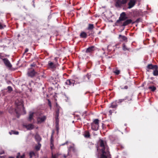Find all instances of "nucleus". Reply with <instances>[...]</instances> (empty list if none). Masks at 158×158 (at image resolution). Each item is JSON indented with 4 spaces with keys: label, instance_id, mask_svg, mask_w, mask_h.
Returning a JSON list of instances; mask_svg holds the SVG:
<instances>
[{
    "label": "nucleus",
    "instance_id": "f257e3e1",
    "mask_svg": "<svg viewBox=\"0 0 158 158\" xmlns=\"http://www.w3.org/2000/svg\"><path fill=\"white\" fill-rule=\"evenodd\" d=\"M100 146L102 148L100 158H107L110 155V152L107 146L105 145L104 141L102 139L100 140Z\"/></svg>",
    "mask_w": 158,
    "mask_h": 158
},
{
    "label": "nucleus",
    "instance_id": "f03ea898",
    "mask_svg": "<svg viewBox=\"0 0 158 158\" xmlns=\"http://www.w3.org/2000/svg\"><path fill=\"white\" fill-rule=\"evenodd\" d=\"M15 103L17 106V107L15 110V111L16 114L18 115L19 112L21 111L22 109H23V111L24 112L25 114L26 111L22 102H19V103L17 104V101H16L15 102Z\"/></svg>",
    "mask_w": 158,
    "mask_h": 158
},
{
    "label": "nucleus",
    "instance_id": "7ed1b4c3",
    "mask_svg": "<svg viewBox=\"0 0 158 158\" xmlns=\"http://www.w3.org/2000/svg\"><path fill=\"white\" fill-rule=\"evenodd\" d=\"M127 3V0H117L115 2V6L116 7H120L122 5H124Z\"/></svg>",
    "mask_w": 158,
    "mask_h": 158
},
{
    "label": "nucleus",
    "instance_id": "20e7f679",
    "mask_svg": "<svg viewBox=\"0 0 158 158\" xmlns=\"http://www.w3.org/2000/svg\"><path fill=\"white\" fill-rule=\"evenodd\" d=\"M94 28V26L93 24H89L88 25V27L87 28V29L89 31L87 32V34H88L89 36L93 35L94 33H93V30Z\"/></svg>",
    "mask_w": 158,
    "mask_h": 158
},
{
    "label": "nucleus",
    "instance_id": "39448f33",
    "mask_svg": "<svg viewBox=\"0 0 158 158\" xmlns=\"http://www.w3.org/2000/svg\"><path fill=\"white\" fill-rule=\"evenodd\" d=\"M157 66L156 65H153L152 64H148L146 67V70L147 72H149L151 70L154 71L156 69V68Z\"/></svg>",
    "mask_w": 158,
    "mask_h": 158
},
{
    "label": "nucleus",
    "instance_id": "423d86ee",
    "mask_svg": "<svg viewBox=\"0 0 158 158\" xmlns=\"http://www.w3.org/2000/svg\"><path fill=\"white\" fill-rule=\"evenodd\" d=\"M2 60H3L5 64L6 67L9 68H11L12 67V65L7 58H5L2 59Z\"/></svg>",
    "mask_w": 158,
    "mask_h": 158
},
{
    "label": "nucleus",
    "instance_id": "0eeeda50",
    "mask_svg": "<svg viewBox=\"0 0 158 158\" xmlns=\"http://www.w3.org/2000/svg\"><path fill=\"white\" fill-rule=\"evenodd\" d=\"M36 73H37L34 69H32L30 70L27 73L28 76L31 77H33Z\"/></svg>",
    "mask_w": 158,
    "mask_h": 158
},
{
    "label": "nucleus",
    "instance_id": "6e6552de",
    "mask_svg": "<svg viewBox=\"0 0 158 158\" xmlns=\"http://www.w3.org/2000/svg\"><path fill=\"white\" fill-rule=\"evenodd\" d=\"M136 2V0H130L128 4V8L131 9L135 5Z\"/></svg>",
    "mask_w": 158,
    "mask_h": 158
},
{
    "label": "nucleus",
    "instance_id": "1a4fd4ad",
    "mask_svg": "<svg viewBox=\"0 0 158 158\" xmlns=\"http://www.w3.org/2000/svg\"><path fill=\"white\" fill-rule=\"evenodd\" d=\"M127 17L126 16V14L125 13L123 12L120 14V16L119 17L118 19L120 20L125 21V20L127 19Z\"/></svg>",
    "mask_w": 158,
    "mask_h": 158
},
{
    "label": "nucleus",
    "instance_id": "9d476101",
    "mask_svg": "<svg viewBox=\"0 0 158 158\" xmlns=\"http://www.w3.org/2000/svg\"><path fill=\"white\" fill-rule=\"evenodd\" d=\"M75 83V81L73 80H67L65 83L67 85L74 86Z\"/></svg>",
    "mask_w": 158,
    "mask_h": 158
},
{
    "label": "nucleus",
    "instance_id": "9b49d317",
    "mask_svg": "<svg viewBox=\"0 0 158 158\" xmlns=\"http://www.w3.org/2000/svg\"><path fill=\"white\" fill-rule=\"evenodd\" d=\"M132 20L131 19H127L125 20V21L123 22V25L124 26H126L129 24L132 23L133 24L135 23V22H132Z\"/></svg>",
    "mask_w": 158,
    "mask_h": 158
},
{
    "label": "nucleus",
    "instance_id": "f8f14e48",
    "mask_svg": "<svg viewBox=\"0 0 158 158\" xmlns=\"http://www.w3.org/2000/svg\"><path fill=\"white\" fill-rule=\"evenodd\" d=\"M60 107L59 106L57 103H56V107L55 109V116H59V111L61 109Z\"/></svg>",
    "mask_w": 158,
    "mask_h": 158
},
{
    "label": "nucleus",
    "instance_id": "ddd939ff",
    "mask_svg": "<svg viewBox=\"0 0 158 158\" xmlns=\"http://www.w3.org/2000/svg\"><path fill=\"white\" fill-rule=\"evenodd\" d=\"M46 119V117L44 116L42 117H39L37 118V121L38 123H41L44 122Z\"/></svg>",
    "mask_w": 158,
    "mask_h": 158
},
{
    "label": "nucleus",
    "instance_id": "4468645a",
    "mask_svg": "<svg viewBox=\"0 0 158 158\" xmlns=\"http://www.w3.org/2000/svg\"><path fill=\"white\" fill-rule=\"evenodd\" d=\"M123 21V20H120V19H118L115 23V25L120 27L124 26L123 25V22H122Z\"/></svg>",
    "mask_w": 158,
    "mask_h": 158
},
{
    "label": "nucleus",
    "instance_id": "2eb2a0df",
    "mask_svg": "<svg viewBox=\"0 0 158 158\" xmlns=\"http://www.w3.org/2000/svg\"><path fill=\"white\" fill-rule=\"evenodd\" d=\"M118 106V104L117 102V101H115L111 103L110 107L112 108H116Z\"/></svg>",
    "mask_w": 158,
    "mask_h": 158
},
{
    "label": "nucleus",
    "instance_id": "dca6fc26",
    "mask_svg": "<svg viewBox=\"0 0 158 158\" xmlns=\"http://www.w3.org/2000/svg\"><path fill=\"white\" fill-rule=\"evenodd\" d=\"M48 65L49 68L54 69L56 68V66L53 63L50 61L48 62Z\"/></svg>",
    "mask_w": 158,
    "mask_h": 158
},
{
    "label": "nucleus",
    "instance_id": "f3484780",
    "mask_svg": "<svg viewBox=\"0 0 158 158\" xmlns=\"http://www.w3.org/2000/svg\"><path fill=\"white\" fill-rule=\"evenodd\" d=\"M121 38L120 40L121 41H124L125 42H127V38L124 35H119V38Z\"/></svg>",
    "mask_w": 158,
    "mask_h": 158
},
{
    "label": "nucleus",
    "instance_id": "a211bd4d",
    "mask_svg": "<svg viewBox=\"0 0 158 158\" xmlns=\"http://www.w3.org/2000/svg\"><path fill=\"white\" fill-rule=\"evenodd\" d=\"M91 129L94 131H97L98 129L99 126H98L96 125L91 123Z\"/></svg>",
    "mask_w": 158,
    "mask_h": 158
},
{
    "label": "nucleus",
    "instance_id": "6ab92c4d",
    "mask_svg": "<svg viewBox=\"0 0 158 158\" xmlns=\"http://www.w3.org/2000/svg\"><path fill=\"white\" fill-rule=\"evenodd\" d=\"M94 46H91L90 47H89L86 50V52H91L94 50Z\"/></svg>",
    "mask_w": 158,
    "mask_h": 158
},
{
    "label": "nucleus",
    "instance_id": "aec40b11",
    "mask_svg": "<svg viewBox=\"0 0 158 158\" xmlns=\"http://www.w3.org/2000/svg\"><path fill=\"white\" fill-rule=\"evenodd\" d=\"M81 37L83 38H86L87 37V35L86 33L85 32H81L80 34Z\"/></svg>",
    "mask_w": 158,
    "mask_h": 158
},
{
    "label": "nucleus",
    "instance_id": "412c9836",
    "mask_svg": "<svg viewBox=\"0 0 158 158\" xmlns=\"http://www.w3.org/2000/svg\"><path fill=\"white\" fill-rule=\"evenodd\" d=\"M153 74L154 76H158V66L156 68V69L154 70L153 72Z\"/></svg>",
    "mask_w": 158,
    "mask_h": 158
},
{
    "label": "nucleus",
    "instance_id": "4be33fe9",
    "mask_svg": "<svg viewBox=\"0 0 158 158\" xmlns=\"http://www.w3.org/2000/svg\"><path fill=\"white\" fill-rule=\"evenodd\" d=\"M26 127L28 130H31L34 128V125L32 124H29L26 126Z\"/></svg>",
    "mask_w": 158,
    "mask_h": 158
},
{
    "label": "nucleus",
    "instance_id": "5701e85b",
    "mask_svg": "<svg viewBox=\"0 0 158 158\" xmlns=\"http://www.w3.org/2000/svg\"><path fill=\"white\" fill-rule=\"evenodd\" d=\"M84 136L85 138H88L90 136V135L89 132L88 131H86L84 132Z\"/></svg>",
    "mask_w": 158,
    "mask_h": 158
},
{
    "label": "nucleus",
    "instance_id": "b1692460",
    "mask_svg": "<svg viewBox=\"0 0 158 158\" xmlns=\"http://www.w3.org/2000/svg\"><path fill=\"white\" fill-rule=\"evenodd\" d=\"M123 49L124 51H129L130 50V48H127V47L126 45L125 44H123Z\"/></svg>",
    "mask_w": 158,
    "mask_h": 158
},
{
    "label": "nucleus",
    "instance_id": "393cba45",
    "mask_svg": "<svg viewBox=\"0 0 158 158\" xmlns=\"http://www.w3.org/2000/svg\"><path fill=\"white\" fill-rule=\"evenodd\" d=\"M59 116H55V123L56 125V127H57L58 125H59Z\"/></svg>",
    "mask_w": 158,
    "mask_h": 158
},
{
    "label": "nucleus",
    "instance_id": "a878e982",
    "mask_svg": "<svg viewBox=\"0 0 158 158\" xmlns=\"http://www.w3.org/2000/svg\"><path fill=\"white\" fill-rule=\"evenodd\" d=\"M20 156V153L19 152L17 154V155L16 156V158H24L25 157V155L24 154L22 156H21L20 158H19V156ZM9 158H14V157H10Z\"/></svg>",
    "mask_w": 158,
    "mask_h": 158
},
{
    "label": "nucleus",
    "instance_id": "bb28decb",
    "mask_svg": "<svg viewBox=\"0 0 158 158\" xmlns=\"http://www.w3.org/2000/svg\"><path fill=\"white\" fill-rule=\"evenodd\" d=\"M35 139L38 143H40L41 139L39 135H37L35 136Z\"/></svg>",
    "mask_w": 158,
    "mask_h": 158
},
{
    "label": "nucleus",
    "instance_id": "cd10ccee",
    "mask_svg": "<svg viewBox=\"0 0 158 158\" xmlns=\"http://www.w3.org/2000/svg\"><path fill=\"white\" fill-rule=\"evenodd\" d=\"M34 113H31L29 114V116L28 118V121H31L32 119H33V116Z\"/></svg>",
    "mask_w": 158,
    "mask_h": 158
},
{
    "label": "nucleus",
    "instance_id": "c85d7f7f",
    "mask_svg": "<svg viewBox=\"0 0 158 158\" xmlns=\"http://www.w3.org/2000/svg\"><path fill=\"white\" fill-rule=\"evenodd\" d=\"M149 89L151 90V91L154 92L156 89V88L154 86H149L148 88Z\"/></svg>",
    "mask_w": 158,
    "mask_h": 158
},
{
    "label": "nucleus",
    "instance_id": "c756f323",
    "mask_svg": "<svg viewBox=\"0 0 158 158\" xmlns=\"http://www.w3.org/2000/svg\"><path fill=\"white\" fill-rule=\"evenodd\" d=\"M99 120L98 119H96L94 120V121L92 123H92L94 125H96L98 126L99 125Z\"/></svg>",
    "mask_w": 158,
    "mask_h": 158
},
{
    "label": "nucleus",
    "instance_id": "7c9ffc66",
    "mask_svg": "<svg viewBox=\"0 0 158 158\" xmlns=\"http://www.w3.org/2000/svg\"><path fill=\"white\" fill-rule=\"evenodd\" d=\"M127 98V97H125L123 99H119L118 101H117L118 104H120L123 102L124 101L126 100Z\"/></svg>",
    "mask_w": 158,
    "mask_h": 158
},
{
    "label": "nucleus",
    "instance_id": "2f4dec72",
    "mask_svg": "<svg viewBox=\"0 0 158 158\" xmlns=\"http://www.w3.org/2000/svg\"><path fill=\"white\" fill-rule=\"evenodd\" d=\"M9 133L10 135H11L12 134L17 135L19 134V132L17 131H15L12 130Z\"/></svg>",
    "mask_w": 158,
    "mask_h": 158
},
{
    "label": "nucleus",
    "instance_id": "473e14b6",
    "mask_svg": "<svg viewBox=\"0 0 158 158\" xmlns=\"http://www.w3.org/2000/svg\"><path fill=\"white\" fill-rule=\"evenodd\" d=\"M38 145L35 146V149L38 151L40 150L41 145L40 143H38Z\"/></svg>",
    "mask_w": 158,
    "mask_h": 158
},
{
    "label": "nucleus",
    "instance_id": "72a5a7b5",
    "mask_svg": "<svg viewBox=\"0 0 158 158\" xmlns=\"http://www.w3.org/2000/svg\"><path fill=\"white\" fill-rule=\"evenodd\" d=\"M125 97H127L126 100L127 102H129L132 100V98L131 96H127Z\"/></svg>",
    "mask_w": 158,
    "mask_h": 158
},
{
    "label": "nucleus",
    "instance_id": "f704fd0d",
    "mask_svg": "<svg viewBox=\"0 0 158 158\" xmlns=\"http://www.w3.org/2000/svg\"><path fill=\"white\" fill-rule=\"evenodd\" d=\"M59 156V155L58 153L53 154V153H52V158H58Z\"/></svg>",
    "mask_w": 158,
    "mask_h": 158
},
{
    "label": "nucleus",
    "instance_id": "c9c22d12",
    "mask_svg": "<svg viewBox=\"0 0 158 158\" xmlns=\"http://www.w3.org/2000/svg\"><path fill=\"white\" fill-rule=\"evenodd\" d=\"M50 144H54V139H53V133H52L51 135Z\"/></svg>",
    "mask_w": 158,
    "mask_h": 158
},
{
    "label": "nucleus",
    "instance_id": "e433bc0d",
    "mask_svg": "<svg viewBox=\"0 0 158 158\" xmlns=\"http://www.w3.org/2000/svg\"><path fill=\"white\" fill-rule=\"evenodd\" d=\"M35 153L34 152L32 151L30 152L29 153V156H30V158H32L33 156H35Z\"/></svg>",
    "mask_w": 158,
    "mask_h": 158
},
{
    "label": "nucleus",
    "instance_id": "4c0bfd02",
    "mask_svg": "<svg viewBox=\"0 0 158 158\" xmlns=\"http://www.w3.org/2000/svg\"><path fill=\"white\" fill-rule=\"evenodd\" d=\"M70 151H72L74 152H76V150L74 147L71 146L70 147Z\"/></svg>",
    "mask_w": 158,
    "mask_h": 158
},
{
    "label": "nucleus",
    "instance_id": "58836bf2",
    "mask_svg": "<svg viewBox=\"0 0 158 158\" xmlns=\"http://www.w3.org/2000/svg\"><path fill=\"white\" fill-rule=\"evenodd\" d=\"M7 88L8 90V91L10 92L13 90V89L12 87L10 86H8Z\"/></svg>",
    "mask_w": 158,
    "mask_h": 158
},
{
    "label": "nucleus",
    "instance_id": "ea45409f",
    "mask_svg": "<svg viewBox=\"0 0 158 158\" xmlns=\"http://www.w3.org/2000/svg\"><path fill=\"white\" fill-rule=\"evenodd\" d=\"M6 27V25H3V24H2L1 23H0V29H3L4 28V27Z\"/></svg>",
    "mask_w": 158,
    "mask_h": 158
},
{
    "label": "nucleus",
    "instance_id": "a19ab883",
    "mask_svg": "<svg viewBox=\"0 0 158 158\" xmlns=\"http://www.w3.org/2000/svg\"><path fill=\"white\" fill-rule=\"evenodd\" d=\"M114 73L116 75H118L120 73V71L116 69L115 71L114 72Z\"/></svg>",
    "mask_w": 158,
    "mask_h": 158
},
{
    "label": "nucleus",
    "instance_id": "79ce46f5",
    "mask_svg": "<svg viewBox=\"0 0 158 158\" xmlns=\"http://www.w3.org/2000/svg\"><path fill=\"white\" fill-rule=\"evenodd\" d=\"M48 106H50V109L52 108V105H51V101L49 99L48 100Z\"/></svg>",
    "mask_w": 158,
    "mask_h": 158
},
{
    "label": "nucleus",
    "instance_id": "37998d69",
    "mask_svg": "<svg viewBox=\"0 0 158 158\" xmlns=\"http://www.w3.org/2000/svg\"><path fill=\"white\" fill-rule=\"evenodd\" d=\"M91 77V75H89L88 74H87L85 76V77L88 79V80H89V78Z\"/></svg>",
    "mask_w": 158,
    "mask_h": 158
},
{
    "label": "nucleus",
    "instance_id": "c03bdc74",
    "mask_svg": "<svg viewBox=\"0 0 158 158\" xmlns=\"http://www.w3.org/2000/svg\"><path fill=\"white\" fill-rule=\"evenodd\" d=\"M50 148L51 150H52L54 148V144H50Z\"/></svg>",
    "mask_w": 158,
    "mask_h": 158
},
{
    "label": "nucleus",
    "instance_id": "a18cd8bd",
    "mask_svg": "<svg viewBox=\"0 0 158 158\" xmlns=\"http://www.w3.org/2000/svg\"><path fill=\"white\" fill-rule=\"evenodd\" d=\"M128 86H127V85H126L124 87V88H121V89H128Z\"/></svg>",
    "mask_w": 158,
    "mask_h": 158
},
{
    "label": "nucleus",
    "instance_id": "49530a36",
    "mask_svg": "<svg viewBox=\"0 0 158 158\" xmlns=\"http://www.w3.org/2000/svg\"><path fill=\"white\" fill-rule=\"evenodd\" d=\"M28 49L27 48H26L25 49V51H24V54H25L26 53H27V52H28Z\"/></svg>",
    "mask_w": 158,
    "mask_h": 158
},
{
    "label": "nucleus",
    "instance_id": "de8ad7c7",
    "mask_svg": "<svg viewBox=\"0 0 158 158\" xmlns=\"http://www.w3.org/2000/svg\"><path fill=\"white\" fill-rule=\"evenodd\" d=\"M56 128L57 131H58L59 130V125H58L57 127H56Z\"/></svg>",
    "mask_w": 158,
    "mask_h": 158
},
{
    "label": "nucleus",
    "instance_id": "09e8293b",
    "mask_svg": "<svg viewBox=\"0 0 158 158\" xmlns=\"http://www.w3.org/2000/svg\"><path fill=\"white\" fill-rule=\"evenodd\" d=\"M35 64L34 63H33L31 65V67H35Z\"/></svg>",
    "mask_w": 158,
    "mask_h": 158
},
{
    "label": "nucleus",
    "instance_id": "8fccbe9b",
    "mask_svg": "<svg viewBox=\"0 0 158 158\" xmlns=\"http://www.w3.org/2000/svg\"><path fill=\"white\" fill-rule=\"evenodd\" d=\"M109 114L110 115H111L112 114V110H109Z\"/></svg>",
    "mask_w": 158,
    "mask_h": 158
},
{
    "label": "nucleus",
    "instance_id": "3c124183",
    "mask_svg": "<svg viewBox=\"0 0 158 158\" xmlns=\"http://www.w3.org/2000/svg\"><path fill=\"white\" fill-rule=\"evenodd\" d=\"M4 153V151H2L1 152H0V154H2Z\"/></svg>",
    "mask_w": 158,
    "mask_h": 158
},
{
    "label": "nucleus",
    "instance_id": "603ef678",
    "mask_svg": "<svg viewBox=\"0 0 158 158\" xmlns=\"http://www.w3.org/2000/svg\"><path fill=\"white\" fill-rule=\"evenodd\" d=\"M139 21V19H137L135 22L138 23Z\"/></svg>",
    "mask_w": 158,
    "mask_h": 158
},
{
    "label": "nucleus",
    "instance_id": "864d4df0",
    "mask_svg": "<svg viewBox=\"0 0 158 158\" xmlns=\"http://www.w3.org/2000/svg\"><path fill=\"white\" fill-rule=\"evenodd\" d=\"M0 158H5V156H0Z\"/></svg>",
    "mask_w": 158,
    "mask_h": 158
},
{
    "label": "nucleus",
    "instance_id": "5fc2aeb1",
    "mask_svg": "<svg viewBox=\"0 0 158 158\" xmlns=\"http://www.w3.org/2000/svg\"><path fill=\"white\" fill-rule=\"evenodd\" d=\"M41 76H42V77H43L44 78L46 77L44 76V74L42 75Z\"/></svg>",
    "mask_w": 158,
    "mask_h": 158
},
{
    "label": "nucleus",
    "instance_id": "6e6d98bb",
    "mask_svg": "<svg viewBox=\"0 0 158 158\" xmlns=\"http://www.w3.org/2000/svg\"><path fill=\"white\" fill-rule=\"evenodd\" d=\"M67 142H66V143H63V144H62V145H65V144H67Z\"/></svg>",
    "mask_w": 158,
    "mask_h": 158
},
{
    "label": "nucleus",
    "instance_id": "4d7b16f0",
    "mask_svg": "<svg viewBox=\"0 0 158 158\" xmlns=\"http://www.w3.org/2000/svg\"><path fill=\"white\" fill-rule=\"evenodd\" d=\"M64 158H66L67 157V156L65 155H64Z\"/></svg>",
    "mask_w": 158,
    "mask_h": 158
},
{
    "label": "nucleus",
    "instance_id": "13d9d810",
    "mask_svg": "<svg viewBox=\"0 0 158 158\" xmlns=\"http://www.w3.org/2000/svg\"><path fill=\"white\" fill-rule=\"evenodd\" d=\"M101 31H100L98 33V34H100L101 33Z\"/></svg>",
    "mask_w": 158,
    "mask_h": 158
},
{
    "label": "nucleus",
    "instance_id": "bf43d9fd",
    "mask_svg": "<svg viewBox=\"0 0 158 158\" xmlns=\"http://www.w3.org/2000/svg\"><path fill=\"white\" fill-rule=\"evenodd\" d=\"M2 56H1L0 55V57L1 59H2Z\"/></svg>",
    "mask_w": 158,
    "mask_h": 158
},
{
    "label": "nucleus",
    "instance_id": "052dcab7",
    "mask_svg": "<svg viewBox=\"0 0 158 158\" xmlns=\"http://www.w3.org/2000/svg\"><path fill=\"white\" fill-rule=\"evenodd\" d=\"M128 0H127V2Z\"/></svg>",
    "mask_w": 158,
    "mask_h": 158
}]
</instances>
